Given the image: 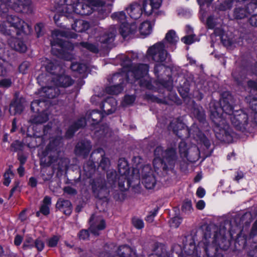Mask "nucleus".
<instances>
[{
	"mask_svg": "<svg viewBox=\"0 0 257 257\" xmlns=\"http://www.w3.org/2000/svg\"><path fill=\"white\" fill-rule=\"evenodd\" d=\"M191 202L187 201L184 202L182 205V210L185 213H189L192 210Z\"/></svg>",
	"mask_w": 257,
	"mask_h": 257,
	"instance_id": "nucleus-48",
	"label": "nucleus"
},
{
	"mask_svg": "<svg viewBox=\"0 0 257 257\" xmlns=\"http://www.w3.org/2000/svg\"><path fill=\"white\" fill-rule=\"evenodd\" d=\"M132 249L128 246H120L117 250V255L115 257H130L133 253Z\"/></svg>",
	"mask_w": 257,
	"mask_h": 257,
	"instance_id": "nucleus-34",
	"label": "nucleus"
},
{
	"mask_svg": "<svg viewBox=\"0 0 257 257\" xmlns=\"http://www.w3.org/2000/svg\"><path fill=\"white\" fill-rule=\"evenodd\" d=\"M7 23L15 29H19L22 31H25V27H29L28 25L24 21L19 17L13 15H9L7 17Z\"/></svg>",
	"mask_w": 257,
	"mask_h": 257,
	"instance_id": "nucleus-19",
	"label": "nucleus"
},
{
	"mask_svg": "<svg viewBox=\"0 0 257 257\" xmlns=\"http://www.w3.org/2000/svg\"><path fill=\"white\" fill-rule=\"evenodd\" d=\"M142 182L147 189H152L155 187L156 180L149 165L145 166L142 169Z\"/></svg>",
	"mask_w": 257,
	"mask_h": 257,
	"instance_id": "nucleus-12",
	"label": "nucleus"
},
{
	"mask_svg": "<svg viewBox=\"0 0 257 257\" xmlns=\"http://www.w3.org/2000/svg\"><path fill=\"white\" fill-rule=\"evenodd\" d=\"M221 132L222 134V136H220V134H216L217 138L221 141L229 142L231 139L230 136L226 133L224 130H222Z\"/></svg>",
	"mask_w": 257,
	"mask_h": 257,
	"instance_id": "nucleus-45",
	"label": "nucleus"
},
{
	"mask_svg": "<svg viewBox=\"0 0 257 257\" xmlns=\"http://www.w3.org/2000/svg\"><path fill=\"white\" fill-rule=\"evenodd\" d=\"M102 117V114L97 110L87 112L85 118L79 119L74 124L72 125L66 133L67 137H71L78 128L86 125V121L92 124H95L99 122Z\"/></svg>",
	"mask_w": 257,
	"mask_h": 257,
	"instance_id": "nucleus-5",
	"label": "nucleus"
},
{
	"mask_svg": "<svg viewBox=\"0 0 257 257\" xmlns=\"http://www.w3.org/2000/svg\"><path fill=\"white\" fill-rule=\"evenodd\" d=\"M2 3L11 7L17 11H22L30 4V0H0ZM2 4L0 6L2 8Z\"/></svg>",
	"mask_w": 257,
	"mask_h": 257,
	"instance_id": "nucleus-15",
	"label": "nucleus"
},
{
	"mask_svg": "<svg viewBox=\"0 0 257 257\" xmlns=\"http://www.w3.org/2000/svg\"><path fill=\"white\" fill-rule=\"evenodd\" d=\"M71 3V0L67 3L65 2L66 4L62 6V10H59L62 16L74 18L73 15L78 14V11L82 9L83 7L82 1H78L77 2L73 3V4Z\"/></svg>",
	"mask_w": 257,
	"mask_h": 257,
	"instance_id": "nucleus-10",
	"label": "nucleus"
},
{
	"mask_svg": "<svg viewBox=\"0 0 257 257\" xmlns=\"http://www.w3.org/2000/svg\"><path fill=\"white\" fill-rule=\"evenodd\" d=\"M196 194L199 197L202 198L205 194V191L203 188L199 187L197 189Z\"/></svg>",
	"mask_w": 257,
	"mask_h": 257,
	"instance_id": "nucleus-64",
	"label": "nucleus"
},
{
	"mask_svg": "<svg viewBox=\"0 0 257 257\" xmlns=\"http://www.w3.org/2000/svg\"><path fill=\"white\" fill-rule=\"evenodd\" d=\"M111 17L113 20L117 21L120 23L121 25H122V23H123V24L127 23L126 15L125 13L122 11L114 13L111 15Z\"/></svg>",
	"mask_w": 257,
	"mask_h": 257,
	"instance_id": "nucleus-36",
	"label": "nucleus"
},
{
	"mask_svg": "<svg viewBox=\"0 0 257 257\" xmlns=\"http://www.w3.org/2000/svg\"><path fill=\"white\" fill-rule=\"evenodd\" d=\"M116 33V29L112 27L110 28L108 34H106L100 37L99 41L101 43L104 44L110 43L113 41Z\"/></svg>",
	"mask_w": 257,
	"mask_h": 257,
	"instance_id": "nucleus-29",
	"label": "nucleus"
},
{
	"mask_svg": "<svg viewBox=\"0 0 257 257\" xmlns=\"http://www.w3.org/2000/svg\"><path fill=\"white\" fill-rule=\"evenodd\" d=\"M76 36V35L75 34L69 35L64 31H62L55 30L53 31L52 33V36L54 40L51 43L52 53L55 55L60 54V52H58V53L56 52V50L57 49L56 48L57 46L61 48V51H62V49L64 50L66 49L67 46H69L68 49H72L73 48V46L71 44H69V43L67 42H62L61 40H59L58 38L59 37L65 36L69 37L70 38H75Z\"/></svg>",
	"mask_w": 257,
	"mask_h": 257,
	"instance_id": "nucleus-7",
	"label": "nucleus"
},
{
	"mask_svg": "<svg viewBox=\"0 0 257 257\" xmlns=\"http://www.w3.org/2000/svg\"><path fill=\"white\" fill-rule=\"evenodd\" d=\"M135 100V97L134 95H126L124 97V101L127 104L133 103Z\"/></svg>",
	"mask_w": 257,
	"mask_h": 257,
	"instance_id": "nucleus-59",
	"label": "nucleus"
},
{
	"mask_svg": "<svg viewBox=\"0 0 257 257\" xmlns=\"http://www.w3.org/2000/svg\"><path fill=\"white\" fill-rule=\"evenodd\" d=\"M105 227L104 219L99 216L92 215L90 219L89 230L92 233L98 235V231L103 230Z\"/></svg>",
	"mask_w": 257,
	"mask_h": 257,
	"instance_id": "nucleus-14",
	"label": "nucleus"
},
{
	"mask_svg": "<svg viewBox=\"0 0 257 257\" xmlns=\"http://www.w3.org/2000/svg\"><path fill=\"white\" fill-rule=\"evenodd\" d=\"M10 47L17 51L24 53L27 50L26 45L21 41L16 38H11L9 41Z\"/></svg>",
	"mask_w": 257,
	"mask_h": 257,
	"instance_id": "nucleus-25",
	"label": "nucleus"
},
{
	"mask_svg": "<svg viewBox=\"0 0 257 257\" xmlns=\"http://www.w3.org/2000/svg\"><path fill=\"white\" fill-rule=\"evenodd\" d=\"M165 39L169 43L175 44L178 42L179 38L175 31L170 30L166 34Z\"/></svg>",
	"mask_w": 257,
	"mask_h": 257,
	"instance_id": "nucleus-38",
	"label": "nucleus"
},
{
	"mask_svg": "<svg viewBox=\"0 0 257 257\" xmlns=\"http://www.w3.org/2000/svg\"><path fill=\"white\" fill-rule=\"evenodd\" d=\"M153 28V25L149 21H145L141 24L139 31L142 35L147 36L150 35Z\"/></svg>",
	"mask_w": 257,
	"mask_h": 257,
	"instance_id": "nucleus-30",
	"label": "nucleus"
},
{
	"mask_svg": "<svg viewBox=\"0 0 257 257\" xmlns=\"http://www.w3.org/2000/svg\"><path fill=\"white\" fill-rule=\"evenodd\" d=\"M246 70L238 68L232 72V76L236 82L239 85L243 86L245 82Z\"/></svg>",
	"mask_w": 257,
	"mask_h": 257,
	"instance_id": "nucleus-22",
	"label": "nucleus"
},
{
	"mask_svg": "<svg viewBox=\"0 0 257 257\" xmlns=\"http://www.w3.org/2000/svg\"><path fill=\"white\" fill-rule=\"evenodd\" d=\"M179 150L181 157L183 160L195 162L199 158V151L195 145L188 146L185 141H181L179 145Z\"/></svg>",
	"mask_w": 257,
	"mask_h": 257,
	"instance_id": "nucleus-8",
	"label": "nucleus"
},
{
	"mask_svg": "<svg viewBox=\"0 0 257 257\" xmlns=\"http://www.w3.org/2000/svg\"><path fill=\"white\" fill-rule=\"evenodd\" d=\"M232 0H228L227 1H225L220 5L218 9L220 11H223L230 9L231 8L232 6Z\"/></svg>",
	"mask_w": 257,
	"mask_h": 257,
	"instance_id": "nucleus-43",
	"label": "nucleus"
},
{
	"mask_svg": "<svg viewBox=\"0 0 257 257\" xmlns=\"http://www.w3.org/2000/svg\"><path fill=\"white\" fill-rule=\"evenodd\" d=\"M124 72L127 74L117 73L113 75L112 79L113 81L118 79L122 81L124 76H127L128 80H130V76H133L135 79L140 80L139 83L141 86L151 89L153 87L150 78L148 75L149 66L147 64H139L132 66L131 61L128 57L125 58L123 62Z\"/></svg>",
	"mask_w": 257,
	"mask_h": 257,
	"instance_id": "nucleus-1",
	"label": "nucleus"
},
{
	"mask_svg": "<svg viewBox=\"0 0 257 257\" xmlns=\"http://www.w3.org/2000/svg\"><path fill=\"white\" fill-rule=\"evenodd\" d=\"M249 22L252 26L257 27V15H252L249 19Z\"/></svg>",
	"mask_w": 257,
	"mask_h": 257,
	"instance_id": "nucleus-63",
	"label": "nucleus"
},
{
	"mask_svg": "<svg viewBox=\"0 0 257 257\" xmlns=\"http://www.w3.org/2000/svg\"><path fill=\"white\" fill-rule=\"evenodd\" d=\"M206 24L209 29H213L215 26V23L214 22V18L212 16L208 18L206 22Z\"/></svg>",
	"mask_w": 257,
	"mask_h": 257,
	"instance_id": "nucleus-58",
	"label": "nucleus"
},
{
	"mask_svg": "<svg viewBox=\"0 0 257 257\" xmlns=\"http://www.w3.org/2000/svg\"><path fill=\"white\" fill-rule=\"evenodd\" d=\"M137 30V26L135 24L130 25L128 23L120 25V33L123 38L126 37L130 34L134 33Z\"/></svg>",
	"mask_w": 257,
	"mask_h": 257,
	"instance_id": "nucleus-26",
	"label": "nucleus"
},
{
	"mask_svg": "<svg viewBox=\"0 0 257 257\" xmlns=\"http://www.w3.org/2000/svg\"><path fill=\"white\" fill-rule=\"evenodd\" d=\"M169 130H172L179 137H185L184 134H185L186 136H188V135L190 136L191 134H192L193 137L195 136V134L191 132L192 130H189L184 123L177 120L171 122Z\"/></svg>",
	"mask_w": 257,
	"mask_h": 257,
	"instance_id": "nucleus-13",
	"label": "nucleus"
},
{
	"mask_svg": "<svg viewBox=\"0 0 257 257\" xmlns=\"http://www.w3.org/2000/svg\"><path fill=\"white\" fill-rule=\"evenodd\" d=\"M63 190L65 193L70 195H74L77 193V191L70 186L64 187Z\"/></svg>",
	"mask_w": 257,
	"mask_h": 257,
	"instance_id": "nucleus-54",
	"label": "nucleus"
},
{
	"mask_svg": "<svg viewBox=\"0 0 257 257\" xmlns=\"http://www.w3.org/2000/svg\"><path fill=\"white\" fill-rule=\"evenodd\" d=\"M89 233L87 230H82L79 233V237L81 239H86L88 238Z\"/></svg>",
	"mask_w": 257,
	"mask_h": 257,
	"instance_id": "nucleus-57",
	"label": "nucleus"
},
{
	"mask_svg": "<svg viewBox=\"0 0 257 257\" xmlns=\"http://www.w3.org/2000/svg\"><path fill=\"white\" fill-rule=\"evenodd\" d=\"M95 154H100L101 160L99 163V167L103 170L106 169L109 165V160L103 156L104 152L102 149H98L96 151H94L91 155V157Z\"/></svg>",
	"mask_w": 257,
	"mask_h": 257,
	"instance_id": "nucleus-28",
	"label": "nucleus"
},
{
	"mask_svg": "<svg viewBox=\"0 0 257 257\" xmlns=\"http://www.w3.org/2000/svg\"><path fill=\"white\" fill-rule=\"evenodd\" d=\"M34 242L31 237H28L25 240L23 246L24 247H33Z\"/></svg>",
	"mask_w": 257,
	"mask_h": 257,
	"instance_id": "nucleus-56",
	"label": "nucleus"
},
{
	"mask_svg": "<svg viewBox=\"0 0 257 257\" xmlns=\"http://www.w3.org/2000/svg\"><path fill=\"white\" fill-rule=\"evenodd\" d=\"M187 30V32L188 34V36L184 37L182 39V41L185 44L189 45L193 43L195 41V39H194V35H192L191 33L192 32V29L190 27L188 26Z\"/></svg>",
	"mask_w": 257,
	"mask_h": 257,
	"instance_id": "nucleus-41",
	"label": "nucleus"
},
{
	"mask_svg": "<svg viewBox=\"0 0 257 257\" xmlns=\"http://www.w3.org/2000/svg\"><path fill=\"white\" fill-rule=\"evenodd\" d=\"M182 222V219L178 216H176L171 219L170 221V226L172 227H178Z\"/></svg>",
	"mask_w": 257,
	"mask_h": 257,
	"instance_id": "nucleus-46",
	"label": "nucleus"
},
{
	"mask_svg": "<svg viewBox=\"0 0 257 257\" xmlns=\"http://www.w3.org/2000/svg\"><path fill=\"white\" fill-rule=\"evenodd\" d=\"M59 90L57 87H45L40 91L41 96L53 98L59 95Z\"/></svg>",
	"mask_w": 257,
	"mask_h": 257,
	"instance_id": "nucleus-23",
	"label": "nucleus"
},
{
	"mask_svg": "<svg viewBox=\"0 0 257 257\" xmlns=\"http://www.w3.org/2000/svg\"><path fill=\"white\" fill-rule=\"evenodd\" d=\"M155 158L153 165L156 171L165 173L173 169L177 161V155L173 149L164 151L162 147H158L154 151Z\"/></svg>",
	"mask_w": 257,
	"mask_h": 257,
	"instance_id": "nucleus-2",
	"label": "nucleus"
},
{
	"mask_svg": "<svg viewBox=\"0 0 257 257\" xmlns=\"http://www.w3.org/2000/svg\"><path fill=\"white\" fill-rule=\"evenodd\" d=\"M48 120V114L46 112H43L40 114L32 117L30 121L33 123L41 124L46 122Z\"/></svg>",
	"mask_w": 257,
	"mask_h": 257,
	"instance_id": "nucleus-33",
	"label": "nucleus"
},
{
	"mask_svg": "<svg viewBox=\"0 0 257 257\" xmlns=\"http://www.w3.org/2000/svg\"><path fill=\"white\" fill-rule=\"evenodd\" d=\"M35 246L38 251H41L44 247V243L41 239L38 238L35 241Z\"/></svg>",
	"mask_w": 257,
	"mask_h": 257,
	"instance_id": "nucleus-53",
	"label": "nucleus"
},
{
	"mask_svg": "<svg viewBox=\"0 0 257 257\" xmlns=\"http://www.w3.org/2000/svg\"><path fill=\"white\" fill-rule=\"evenodd\" d=\"M248 118L246 113L242 111H237L230 117V120L237 130L244 131L247 128Z\"/></svg>",
	"mask_w": 257,
	"mask_h": 257,
	"instance_id": "nucleus-11",
	"label": "nucleus"
},
{
	"mask_svg": "<svg viewBox=\"0 0 257 257\" xmlns=\"http://www.w3.org/2000/svg\"><path fill=\"white\" fill-rule=\"evenodd\" d=\"M45 67L47 72L56 76L53 78V81L56 85L65 87L72 85L73 81L69 76L60 75L59 73H63V70L57 60L48 62Z\"/></svg>",
	"mask_w": 257,
	"mask_h": 257,
	"instance_id": "nucleus-4",
	"label": "nucleus"
},
{
	"mask_svg": "<svg viewBox=\"0 0 257 257\" xmlns=\"http://www.w3.org/2000/svg\"><path fill=\"white\" fill-rule=\"evenodd\" d=\"M164 68V66L162 64H157L155 66L154 73L157 77H159V72Z\"/></svg>",
	"mask_w": 257,
	"mask_h": 257,
	"instance_id": "nucleus-60",
	"label": "nucleus"
},
{
	"mask_svg": "<svg viewBox=\"0 0 257 257\" xmlns=\"http://www.w3.org/2000/svg\"><path fill=\"white\" fill-rule=\"evenodd\" d=\"M219 110L222 111L223 113L219 114V112L218 111L212 112V114L215 115L216 114L219 118L223 117L225 119H230V117L234 114L233 111L232 106L228 103L222 104L221 108Z\"/></svg>",
	"mask_w": 257,
	"mask_h": 257,
	"instance_id": "nucleus-20",
	"label": "nucleus"
},
{
	"mask_svg": "<svg viewBox=\"0 0 257 257\" xmlns=\"http://www.w3.org/2000/svg\"><path fill=\"white\" fill-rule=\"evenodd\" d=\"M80 45L84 48H86L89 51L96 53L98 52L97 48L94 45L89 44L86 42H82L80 43Z\"/></svg>",
	"mask_w": 257,
	"mask_h": 257,
	"instance_id": "nucleus-47",
	"label": "nucleus"
},
{
	"mask_svg": "<svg viewBox=\"0 0 257 257\" xmlns=\"http://www.w3.org/2000/svg\"><path fill=\"white\" fill-rule=\"evenodd\" d=\"M24 109V106L19 102H14L10 105L9 111L12 115L20 114Z\"/></svg>",
	"mask_w": 257,
	"mask_h": 257,
	"instance_id": "nucleus-31",
	"label": "nucleus"
},
{
	"mask_svg": "<svg viewBox=\"0 0 257 257\" xmlns=\"http://www.w3.org/2000/svg\"><path fill=\"white\" fill-rule=\"evenodd\" d=\"M51 204V199L49 196H45L43 201V204L40 208V212L44 215L49 213V206Z\"/></svg>",
	"mask_w": 257,
	"mask_h": 257,
	"instance_id": "nucleus-35",
	"label": "nucleus"
},
{
	"mask_svg": "<svg viewBox=\"0 0 257 257\" xmlns=\"http://www.w3.org/2000/svg\"><path fill=\"white\" fill-rule=\"evenodd\" d=\"M157 213V211L155 210L152 212L150 213V214L148 215L146 217L147 221L149 222H152L154 220V218L156 216Z\"/></svg>",
	"mask_w": 257,
	"mask_h": 257,
	"instance_id": "nucleus-62",
	"label": "nucleus"
},
{
	"mask_svg": "<svg viewBox=\"0 0 257 257\" xmlns=\"http://www.w3.org/2000/svg\"><path fill=\"white\" fill-rule=\"evenodd\" d=\"M116 173L114 170H109L107 172V179L109 186H107L103 178L95 180L92 185L93 192L95 196L100 199L105 198L109 193V187H112L116 179Z\"/></svg>",
	"mask_w": 257,
	"mask_h": 257,
	"instance_id": "nucleus-3",
	"label": "nucleus"
},
{
	"mask_svg": "<svg viewBox=\"0 0 257 257\" xmlns=\"http://www.w3.org/2000/svg\"><path fill=\"white\" fill-rule=\"evenodd\" d=\"M148 53L152 59L157 62H163L166 60H170L169 54L165 49L163 43L160 42L154 45L148 50Z\"/></svg>",
	"mask_w": 257,
	"mask_h": 257,
	"instance_id": "nucleus-9",
	"label": "nucleus"
},
{
	"mask_svg": "<svg viewBox=\"0 0 257 257\" xmlns=\"http://www.w3.org/2000/svg\"><path fill=\"white\" fill-rule=\"evenodd\" d=\"M117 102L115 98L110 97L107 98L101 106L102 110L107 114H109L116 109Z\"/></svg>",
	"mask_w": 257,
	"mask_h": 257,
	"instance_id": "nucleus-21",
	"label": "nucleus"
},
{
	"mask_svg": "<svg viewBox=\"0 0 257 257\" xmlns=\"http://www.w3.org/2000/svg\"><path fill=\"white\" fill-rule=\"evenodd\" d=\"M125 10L130 17L135 20L139 19L143 14L142 6L137 3L131 4Z\"/></svg>",
	"mask_w": 257,
	"mask_h": 257,
	"instance_id": "nucleus-18",
	"label": "nucleus"
},
{
	"mask_svg": "<svg viewBox=\"0 0 257 257\" xmlns=\"http://www.w3.org/2000/svg\"><path fill=\"white\" fill-rule=\"evenodd\" d=\"M12 84V81L9 79H4L0 81V87L7 88Z\"/></svg>",
	"mask_w": 257,
	"mask_h": 257,
	"instance_id": "nucleus-52",
	"label": "nucleus"
},
{
	"mask_svg": "<svg viewBox=\"0 0 257 257\" xmlns=\"http://www.w3.org/2000/svg\"><path fill=\"white\" fill-rule=\"evenodd\" d=\"M120 82L117 85L107 87L105 88L106 92L109 94L116 95L120 93L122 90V87Z\"/></svg>",
	"mask_w": 257,
	"mask_h": 257,
	"instance_id": "nucleus-37",
	"label": "nucleus"
},
{
	"mask_svg": "<svg viewBox=\"0 0 257 257\" xmlns=\"http://www.w3.org/2000/svg\"><path fill=\"white\" fill-rule=\"evenodd\" d=\"M162 0H144L142 7L146 15L150 16L160 7Z\"/></svg>",
	"mask_w": 257,
	"mask_h": 257,
	"instance_id": "nucleus-16",
	"label": "nucleus"
},
{
	"mask_svg": "<svg viewBox=\"0 0 257 257\" xmlns=\"http://www.w3.org/2000/svg\"><path fill=\"white\" fill-rule=\"evenodd\" d=\"M92 146L90 142L88 141L84 140L79 142L76 146L75 152L78 156H82L84 158L88 155Z\"/></svg>",
	"mask_w": 257,
	"mask_h": 257,
	"instance_id": "nucleus-17",
	"label": "nucleus"
},
{
	"mask_svg": "<svg viewBox=\"0 0 257 257\" xmlns=\"http://www.w3.org/2000/svg\"><path fill=\"white\" fill-rule=\"evenodd\" d=\"M132 223L133 225L137 229H142L144 226V223L143 220L139 218H133L132 220Z\"/></svg>",
	"mask_w": 257,
	"mask_h": 257,
	"instance_id": "nucleus-44",
	"label": "nucleus"
},
{
	"mask_svg": "<svg viewBox=\"0 0 257 257\" xmlns=\"http://www.w3.org/2000/svg\"><path fill=\"white\" fill-rule=\"evenodd\" d=\"M56 207L66 215H70L72 211V205L68 200L60 199L56 203Z\"/></svg>",
	"mask_w": 257,
	"mask_h": 257,
	"instance_id": "nucleus-24",
	"label": "nucleus"
},
{
	"mask_svg": "<svg viewBox=\"0 0 257 257\" xmlns=\"http://www.w3.org/2000/svg\"><path fill=\"white\" fill-rule=\"evenodd\" d=\"M206 254L208 257H212L214 253V249L211 246H206L204 248Z\"/></svg>",
	"mask_w": 257,
	"mask_h": 257,
	"instance_id": "nucleus-55",
	"label": "nucleus"
},
{
	"mask_svg": "<svg viewBox=\"0 0 257 257\" xmlns=\"http://www.w3.org/2000/svg\"><path fill=\"white\" fill-rule=\"evenodd\" d=\"M29 66V62L27 61L24 62L19 66L20 72L23 74L26 73Z\"/></svg>",
	"mask_w": 257,
	"mask_h": 257,
	"instance_id": "nucleus-51",
	"label": "nucleus"
},
{
	"mask_svg": "<svg viewBox=\"0 0 257 257\" xmlns=\"http://www.w3.org/2000/svg\"><path fill=\"white\" fill-rule=\"evenodd\" d=\"M249 15L248 12L245 8L238 7L234 10L233 17L236 19H242Z\"/></svg>",
	"mask_w": 257,
	"mask_h": 257,
	"instance_id": "nucleus-32",
	"label": "nucleus"
},
{
	"mask_svg": "<svg viewBox=\"0 0 257 257\" xmlns=\"http://www.w3.org/2000/svg\"><path fill=\"white\" fill-rule=\"evenodd\" d=\"M247 86L253 89L257 90V83L252 80H248L247 81Z\"/></svg>",
	"mask_w": 257,
	"mask_h": 257,
	"instance_id": "nucleus-61",
	"label": "nucleus"
},
{
	"mask_svg": "<svg viewBox=\"0 0 257 257\" xmlns=\"http://www.w3.org/2000/svg\"><path fill=\"white\" fill-rule=\"evenodd\" d=\"M42 101H40L38 100H36L33 101L31 103V109L34 112H38L40 111V109H39V105L40 103H41ZM42 103H44V101L42 102Z\"/></svg>",
	"mask_w": 257,
	"mask_h": 257,
	"instance_id": "nucleus-49",
	"label": "nucleus"
},
{
	"mask_svg": "<svg viewBox=\"0 0 257 257\" xmlns=\"http://www.w3.org/2000/svg\"><path fill=\"white\" fill-rule=\"evenodd\" d=\"M89 24L84 20H78L74 22L72 25L73 30L77 32H82L88 29Z\"/></svg>",
	"mask_w": 257,
	"mask_h": 257,
	"instance_id": "nucleus-27",
	"label": "nucleus"
},
{
	"mask_svg": "<svg viewBox=\"0 0 257 257\" xmlns=\"http://www.w3.org/2000/svg\"><path fill=\"white\" fill-rule=\"evenodd\" d=\"M59 240V237L57 236H54L50 238L48 241V244L50 247H54L57 244Z\"/></svg>",
	"mask_w": 257,
	"mask_h": 257,
	"instance_id": "nucleus-50",
	"label": "nucleus"
},
{
	"mask_svg": "<svg viewBox=\"0 0 257 257\" xmlns=\"http://www.w3.org/2000/svg\"><path fill=\"white\" fill-rule=\"evenodd\" d=\"M71 69L74 71H76L80 74L85 72L87 70V66L84 64L73 63L71 65Z\"/></svg>",
	"mask_w": 257,
	"mask_h": 257,
	"instance_id": "nucleus-40",
	"label": "nucleus"
},
{
	"mask_svg": "<svg viewBox=\"0 0 257 257\" xmlns=\"http://www.w3.org/2000/svg\"><path fill=\"white\" fill-rule=\"evenodd\" d=\"M118 169L119 173L118 187L121 191H123L128 189L131 182V179L128 177L130 171L127 163L124 159L119 160Z\"/></svg>",
	"mask_w": 257,
	"mask_h": 257,
	"instance_id": "nucleus-6",
	"label": "nucleus"
},
{
	"mask_svg": "<svg viewBox=\"0 0 257 257\" xmlns=\"http://www.w3.org/2000/svg\"><path fill=\"white\" fill-rule=\"evenodd\" d=\"M245 100L249 104L250 108L257 113V98L249 95L245 97Z\"/></svg>",
	"mask_w": 257,
	"mask_h": 257,
	"instance_id": "nucleus-39",
	"label": "nucleus"
},
{
	"mask_svg": "<svg viewBox=\"0 0 257 257\" xmlns=\"http://www.w3.org/2000/svg\"><path fill=\"white\" fill-rule=\"evenodd\" d=\"M212 229L214 232L213 237L214 239H216L218 238V236L217 233V229L214 226H207L206 229V231L204 233V237L205 239H207V238H210L211 237V230Z\"/></svg>",
	"mask_w": 257,
	"mask_h": 257,
	"instance_id": "nucleus-42",
	"label": "nucleus"
}]
</instances>
